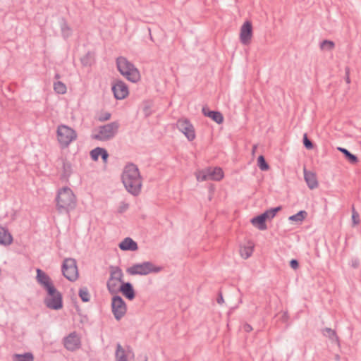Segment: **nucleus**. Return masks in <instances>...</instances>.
<instances>
[{
	"mask_svg": "<svg viewBox=\"0 0 361 361\" xmlns=\"http://www.w3.org/2000/svg\"><path fill=\"white\" fill-rule=\"evenodd\" d=\"M44 303L49 309L55 310L61 309L63 307L62 294L56 295L53 298H46Z\"/></svg>",
	"mask_w": 361,
	"mask_h": 361,
	"instance_id": "2eb2a0df",
	"label": "nucleus"
},
{
	"mask_svg": "<svg viewBox=\"0 0 361 361\" xmlns=\"http://www.w3.org/2000/svg\"><path fill=\"white\" fill-rule=\"evenodd\" d=\"M307 216V213L305 210H300L294 215L289 216L288 220L290 221L302 222Z\"/></svg>",
	"mask_w": 361,
	"mask_h": 361,
	"instance_id": "c756f323",
	"label": "nucleus"
},
{
	"mask_svg": "<svg viewBox=\"0 0 361 361\" xmlns=\"http://www.w3.org/2000/svg\"><path fill=\"white\" fill-rule=\"evenodd\" d=\"M176 128L188 139V141H193L196 137L195 129L191 121L187 118L178 119L176 123Z\"/></svg>",
	"mask_w": 361,
	"mask_h": 361,
	"instance_id": "1a4fd4ad",
	"label": "nucleus"
},
{
	"mask_svg": "<svg viewBox=\"0 0 361 361\" xmlns=\"http://www.w3.org/2000/svg\"><path fill=\"white\" fill-rule=\"evenodd\" d=\"M56 202V209L59 212L68 213L75 208L76 197L70 188L63 187L58 191Z\"/></svg>",
	"mask_w": 361,
	"mask_h": 361,
	"instance_id": "f03ea898",
	"label": "nucleus"
},
{
	"mask_svg": "<svg viewBox=\"0 0 361 361\" xmlns=\"http://www.w3.org/2000/svg\"><path fill=\"white\" fill-rule=\"evenodd\" d=\"M54 90L57 94H63L66 92L67 87L63 82L57 81L54 82Z\"/></svg>",
	"mask_w": 361,
	"mask_h": 361,
	"instance_id": "72a5a7b5",
	"label": "nucleus"
},
{
	"mask_svg": "<svg viewBox=\"0 0 361 361\" xmlns=\"http://www.w3.org/2000/svg\"><path fill=\"white\" fill-rule=\"evenodd\" d=\"M44 289L47 291V298H53V297H55V295H56L61 294L56 288V287L54 286V284L50 285V286H47V288H45Z\"/></svg>",
	"mask_w": 361,
	"mask_h": 361,
	"instance_id": "4c0bfd02",
	"label": "nucleus"
},
{
	"mask_svg": "<svg viewBox=\"0 0 361 361\" xmlns=\"http://www.w3.org/2000/svg\"><path fill=\"white\" fill-rule=\"evenodd\" d=\"M94 61V53L87 51L85 56L80 58V62L83 66H91Z\"/></svg>",
	"mask_w": 361,
	"mask_h": 361,
	"instance_id": "393cba45",
	"label": "nucleus"
},
{
	"mask_svg": "<svg viewBox=\"0 0 361 361\" xmlns=\"http://www.w3.org/2000/svg\"><path fill=\"white\" fill-rule=\"evenodd\" d=\"M13 235L7 228L0 226V245L8 246L12 244Z\"/></svg>",
	"mask_w": 361,
	"mask_h": 361,
	"instance_id": "6ab92c4d",
	"label": "nucleus"
},
{
	"mask_svg": "<svg viewBox=\"0 0 361 361\" xmlns=\"http://www.w3.org/2000/svg\"><path fill=\"white\" fill-rule=\"evenodd\" d=\"M118 247L123 251H136L138 250L137 243L130 237L124 238L118 244Z\"/></svg>",
	"mask_w": 361,
	"mask_h": 361,
	"instance_id": "a211bd4d",
	"label": "nucleus"
},
{
	"mask_svg": "<svg viewBox=\"0 0 361 361\" xmlns=\"http://www.w3.org/2000/svg\"><path fill=\"white\" fill-rule=\"evenodd\" d=\"M111 114L109 112L102 113L98 118V121L100 122H104L111 118Z\"/></svg>",
	"mask_w": 361,
	"mask_h": 361,
	"instance_id": "37998d69",
	"label": "nucleus"
},
{
	"mask_svg": "<svg viewBox=\"0 0 361 361\" xmlns=\"http://www.w3.org/2000/svg\"><path fill=\"white\" fill-rule=\"evenodd\" d=\"M116 66L120 73L128 80L137 82L140 79V74L135 65L126 57L119 56L116 59Z\"/></svg>",
	"mask_w": 361,
	"mask_h": 361,
	"instance_id": "7ed1b4c3",
	"label": "nucleus"
},
{
	"mask_svg": "<svg viewBox=\"0 0 361 361\" xmlns=\"http://www.w3.org/2000/svg\"><path fill=\"white\" fill-rule=\"evenodd\" d=\"M152 104L150 101H145L143 102L142 111L145 117H149L152 114Z\"/></svg>",
	"mask_w": 361,
	"mask_h": 361,
	"instance_id": "c9c22d12",
	"label": "nucleus"
},
{
	"mask_svg": "<svg viewBox=\"0 0 361 361\" xmlns=\"http://www.w3.org/2000/svg\"><path fill=\"white\" fill-rule=\"evenodd\" d=\"M345 71V82L348 84H350V68L348 67H346Z\"/></svg>",
	"mask_w": 361,
	"mask_h": 361,
	"instance_id": "09e8293b",
	"label": "nucleus"
},
{
	"mask_svg": "<svg viewBox=\"0 0 361 361\" xmlns=\"http://www.w3.org/2000/svg\"><path fill=\"white\" fill-rule=\"evenodd\" d=\"M119 291L129 300H133L135 297L134 288L130 282H122L119 287Z\"/></svg>",
	"mask_w": 361,
	"mask_h": 361,
	"instance_id": "dca6fc26",
	"label": "nucleus"
},
{
	"mask_svg": "<svg viewBox=\"0 0 361 361\" xmlns=\"http://www.w3.org/2000/svg\"><path fill=\"white\" fill-rule=\"evenodd\" d=\"M337 149L341 152L344 157L352 164H355L358 162V158L356 155L352 154L349 150L345 148L338 147Z\"/></svg>",
	"mask_w": 361,
	"mask_h": 361,
	"instance_id": "b1692460",
	"label": "nucleus"
},
{
	"mask_svg": "<svg viewBox=\"0 0 361 361\" xmlns=\"http://www.w3.org/2000/svg\"><path fill=\"white\" fill-rule=\"evenodd\" d=\"M266 221V216L262 214L255 216L250 219L252 225L260 231H265L267 229Z\"/></svg>",
	"mask_w": 361,
	"mask_h": 361,
	"instance_id": "412c9836",
	"label": "nucleus"
},
{
	"mask_svg": "<svg viewBox=\"0 0 361 361\" xmlns=\"http://www.w3.org/2000/svg\"><path fill=\"white\" fill-rule=\"evenodd\" d=\"M216 302L219 304H221L224 302V298L221 292H219L218 297L216 298Z\"/></svg>",
	"mask_w": 361,
	"mask_h": 361,
	"instance_id": "3c124183",
	"label": "nucleus"
},
{
	"mask_svg": "<svg viewBox=\"0 0 361 361\" xmlns=\"http://www.w3.org/2000/svg\"><path fill=\"white\" fill-rule=\"evenodd\" d=\"M78 295L84 302H89L90 300V294L87 287L80 288L78 291Z\"/></svg>",
	"mask_w": 361,
	"mask_h": 361,
	"instance_id": "7c9ffc66",
	"label": "nucleus"
},
{
	"mask_svg": "<svg viewBox=\"0 0 361 361\" xmlns=\"http://www.w3.org/2000/svg\"><path fill=\"white\" fill-rule=\"evenodd\" d=\"M289 264L290 267L294 270H296L299 268V262L295 259H292Z\"/></svg>",
	"mask_w": 361,
	"mask_h": 361,
	"instance_id": "de8ad7c7",
	"label": "nucleus"
},
{
	"mask_svg": "<svg viewBox=\"0 0 361 361\" xmlns=\"http://www.w3.org/2000/svg\"><path fill=\"white\" fill-rule=\"evenodd\" d=\"M202 113L204 116L210 118L217 124H221L224 122L223 114L220 111L210 110L207 106L202 107Z\"/></svg>",
	"mask_w": 361,
	"mask_h": 361,
	"instance_id": "4468645a",
	"label": "nucleus"
},
{
	"mask_svg": "<svg viewBox=\"0 0 361 361\" xmlns=\"http://www.w3.org/2000/svg\"><path fill=\"white\" fill-rule=\"evenodd\" d=\"M110 279H113L117 281L122 283L123 274L122 272L121 269L119 267L110 266Z\"/></svg>",
	"mask_w": 361,
	"mask_h": 361,
	"instance_id": "4be33fe9",
	"label": "nucleus"
},
{
	"mask_svg": "<svg viewBox=\"0 0 361 361\" xmlns=\"http://www.w3.org/2000/svg\"><path fill=\"white\" fill-rule=\"evenodd\" d=\"M36 280L37 283L43 288H45L47 286L54 284L51 278L44 271L40 269H37Z\"/></svg>",
	"mask_w": 361,
	"mask_h": 361,
	"instance_id": "f3484780",
	"label": "nucleus"
},
{
	"mask_svg": "<svg viewBox=\"0 0 361 361\" xmlns=\"http://www.w3.org/2000/svg\"><path fill=\"white\" fill-rule=\"evenodd\" d=\"M304 178L310 189H314L318 187V180L314 173L307 171L304 168Z\"/></svg>",
	"mask_w": 361,
	"mask_h": 361,
	"instance_id": "aec40b11",
	"label": "nucleus"
},
{
	"mask_svg": "<svg viewBox=\"0 0 361 361\" xmlns=\"http://www.w3.org/2000/svg\"><path fill=\"white\" fill-rule=\"evenodd\" d=\"M163 269L162 267L155 266L151 262L135 264L127 268L126 272L130 275H147L150 273H158Z\"/></svg>",
	"mask_w": 361,
	"mask_h": 361,
	"instance_id": "423d86ee",
	"label": "nucleus"
},
{
	"mask_svg": "<svg viewBox=\"0 0 361 361\" xmlns=\"http://www.w3.org/2000/svg\"><path fill=\"white\" fill-rule=\"evenodd\" d=\"M111 308L114 316H124L126 312V302L119 295H115L113 297Z\"/></svg>",
	"mask_w": 361,
	"mask_h": 361,
	"instance_id": "f8f14e48",
	"label": "nucleus"
},
{
	"mask_svg": "<svg viewBox=\"0 0 361 361\" xmlns=\"http://www.w3.org/2000/svg\"><path fill=\"white\" fill-rule=\"evenodd\" d=\"M63 345L68 350L75 351L80 347V339L75 332H73L63 338Z\"/></svg>",
	"mask_w": 361,
	"mask_h": 361,
	"instance_id": "ddd939ff",
	"label": "nucleus"
},
{
	"mask_svg": "<svg viewBox=\"0 0 361 361\" xmlns=\"http://www.w3.org/2000/svg\"><path fill=\"white\" fill-rule=\"evenodd\" d=\"M243 330L246 332H250L252 330V327L249 324H245L243 325Z\"/></svg>",
	"mask_w": 361,
	"mask_h": 361,
	"instance_id": "8fccbe9b",
	"label": "nucleus"
},
{
	"mask_svg": "<svg viewBox=\"0 0 361 361\" xmlns=\"http://www.w3.org/2000/svg\"><path fill=\"white\" fill-rule=\"evenodd\" d=\"M253 35V27L250 20H246L240 30V42L242 44L247 46L251 43Z\"/></svg>",
	"mask_w": 361,
	"mask_h": 361,
	"instance_id": "9d476101",
	"label": "nucleus"
},
{
	"mask_svg": "<svg viewBox=\"0 0 361 361\" xmlns=\"http://www.w3.org/2000/svg\"><path fill=\"white\" fill-rule=\"evenodd\" d=\"M129 207V204L122 202L118 207V212L122 214L125 212Z\"/></svg>",
	"mask_w": 361,
	"mask_h": 361,
	"instance_id": "c03bdc74",
	"label": "nucleus"
},
{
	"mask_svg": "<svg viewBox=\"0 0 361 361\" xmlns=\"http://www.w3.org/2000/svg\"><path fill=\"white\" fill-rule=\"evenodd\" d=\"M197 181L214 180L220 181L224 176V171L221 167H207L197 171L195 173Z\"/></svg>",
	"mask_w": 361,
	"mask_h": 361,
	"instance_id": "0eeeda50",
	"label": "nucleus"
},
{
	"mask_svg": "<svg viewBox=\"0 0 361 361\" xmlns=\"http://www.w3.org/2000/svg\"><path fill=\"white\" fill-rule=\"evenodd\" d=\"M257 166L261 171H267L269 169V165L263 155H259L257 158Z\"/></svg>",
	"mask_w": 361,
	"mask_h": 361,
	"instance_id": "2f4dec72",
	"label": "nucleus"
},
{
	"mask_svg": "<svg viewBox=\"0 0 361 361\" xmlns=\"http://www.w3.org/2000/svg\"><path fill=\"white\" fill-rule=\"evenodd\" d=\"M322 334L324 336L328 337L333 342H339V338L336 334V331L331 329V328L326 327L324 329H322Z\"/></svg>",
	"mask_w": 361,
	"mask_h": 361,
	"instance_id": "bb28decb",
	"label": "nucleus"
},
{
	"mask_svg": "<svg viewBox=\"0 0 361 361\" xmlns=\"http://www.w3.org/2000/svg\"><path fill=\"white\" fill-rule=\"evenodd\" d=\"M352 222L353 226L358 225L360 222V214L355 210L354 205L352 206Z\"/></svg>",
	"mask_w": 361,
	"mask_h": 361,
	"instance_id": "79ce46f5",
	"label": "nucleus"
},
{
	"mask_svg": "<svg viewBox=\"0 0 361 361\" xmlns=\"http://www.w3.org/2000/svg\"><path fill=\"white\" fill-rule=\"evenodd\" d=\"M116 361H128L126 352L120 343H117L115 353Z\"/></svg>",
	"mask_w": 361,
	"mask_h": 361,
	"instance_id": "a878e982",
	"label": "nucleus"
},
{
	"mask_svg": "<svg viewBox=\"0 0 361 361\" xmlns=\"http://www.w3.org/2000/svg\"><path fill=\"white\" fill-rule=\"evenodd\" d=\"M57 140L62 149L66 148L77 139V133L66 125H59L56 130Z\"/></svg>",
	"mask_w": 361,
	"mask_h": 361,
	"instance_id": "20e7f679",
	"label": "nucleus"
},
{
	"mask_svg": "<svg viewBox=\"0 0 361 361\" xmlns=\"http://www.w3.org/2000/svg\"><path fill=\"white\" fill-rule=\"evenodd\" d=\"M60 27H61L62 35L64 37H69L71 28L65 18H62L61 22L60 23Z\"/></svg>",
	"mask_w": 361,
	"mask_h": 361,
	"instance_id": "473e14b6",
	"label": "nucleus"
},
{
	"mask_svg": "<svg viewBox=\"0 0 361 361\" xmlns=\"http://www.w3.org/2000/svg\"><path fill=\"white\" fill-rule=\"evenodd\" d=\"M281 209H282V207L281 206H278V207H276L270 208V209L266 210L265 212H264L262 214L263 215L266 216L267 221V220H271V219H273L276 216V214L279 211H281Z\"/></svg>",
	"mask_w": 361,
	"mask_h": 361,
	"instance_id": "c85d7f7f",
	"label": "nucleus"
},
{
	"mask_svg": "<svg viewBox=\"0 0 361 361\" xmlns=\"http://www.w3.org/2000/svg\"><path fill=\"white\" fill-rule=\"evenodd\" d=\"M117 321H120L122 317H115Z\"/></svg>",
	"mask_w": 361,
	"mask_h": 361,
	"instance_id": "6e6d98bb",
	"label": "nucleus"
},
{
	"mask_svg": "<svg viewBox=\"0 0 361 361\" xmlns=\"http://www.w3.org/2000/svg\"><path fill=\"white\" fill-rule=\"evenodd\" d=\"M63 276L68 281H75L79 276L77 262L74 258H66L61 266Z\"/></svg>",
	"mask_w": 361,
	"mask_h": 361,
	"instance_id": "6e6552de",
	"label": "nucleus"
},
{
	"mask_svg": "<svg viewBox=\"0 0 361 361\" xmlns=\"http://www.w3.org/2000/svg\"><path fill=\"white\" fill-rule=\"evenodd\" d=\"M61 78V75L59 73H56L55 75H54V78L55 79H59Z\"/></svg>",
	"mask_w": 361,
	"mask_h": 361,
	"instance_id": "864d4df0",
	"label": "nucleus"
},
{
	"mask_svg": "<svg viewBox=\"0 0 361 361\" xmlns=\"http://www.w3.org/2000/svg\"><path fill=\"white\" fill-rule=\"evenodd\" d=\"M109 156V155L107 150L106 149L102 147V152H101L100 157H102V159L104 163L107 162Z\"/></svg>",
	"mask_w": 361,
	"mask_h": 361,
	"instance_id": "a18cd8bd",
	"label": "nucleus"
},
{
	"mask_svg": "<svg viewBox=\"0 0 361 361\" xmlns=\"http://www.w3.org/2000/svg\"><path fill=\"white\" fill-rule=\"evenodd\" d=\"M114 97L116 99H123L128 97L129 92L127 85L122 80H117L111 87Z\"/></svg>",
	"mask_w": 361,
	"mask_h": 361,
	"instance_id": "9b49d317",
	"label": "nucleus"
},
{
	"mask_svg": "<svg viewBox=\"0 0 361 361\" xmlns=\"http://www.w3.org/2000/svg\"><path fill=\"white\" fill-rule=\"evenodd\" d=\"M63 172L61 175V180H67L72 173V165L66 159H61Z\"/></svg>",
	"mask_w": 361,
	"mask_h": 361,
	"instance_id": "5701e85b",
	"label": "nucleus"
},
{
	"mask_svg": "<svg viewBox=\"0 0 361 361\" xmlns=\"http://www.w3.org/2000/svg\"><path fill=\"white\" fill-rule=\"evenodd\" d=\"M119 282L113 279H109L106 286L109 291L111 293H116L119 291V288L118 287V283Z\"/></svg>",
	"mask_w": 361,
	"mask_h": 361,
	"instance_id": "f704fd0d",
	"label": "nucleus"
},
{
	"mask_svg": "<svg viewBox=\"0 0 361 361\" xmlns=\"http://www.w3.org/2000/svg\"><path fill=\"white\" fill-rule=\"evenodd\" d=\"M302 142H303L304 147L307 149L310 150L314 147V145L313 142L308 137L307 133H305L303 135Z\"/></svg>",
	"mask_w": 361,
	"mask_h": 361,
	"instance_id": "ea45409f",
	"label": "nucleus"
},
{
	"mask_svg": "<svg viewBox=\"0 0 361 361\" xmlns=\"http://www.w3.org/2000/svg\"><path fill=\"white\" fill-rule=\"evenodd\" d=\"M252 252L253 247L251 246H245L243 247H241L240 250V255L244 259L249 258L252 255Z\"/></svg>",
	"mask_w": 361,
	"mask_h": 361,
	"instance_id": "e433bc0d",
	"label": "nucleus"
},
{
	"mask_svg": "<svg viewBox=\"0 0 361 361\" xmlns=\"http://www.w3.org/2000/svg\"><path fill=\"white\" fill-rule=\"evenodd\" d=\"M147 360H148V357L147 355H145L143 361H147Z\"/></svg>",
	"mask_w": 361,
	"mask_h": 361,
	"instance_id": "5fc2aeb1",
	"label": "nucleus"
},
{
	"mask_svg": "<svg viewBox=\"0 0 361 361\" xmlns=\"http://www.w3.org/2000/svg\"><path fill=\"white\" fill-rule=\"evenodd\" d=\"M121 181L126 190L133 196H138L142 190V178L139 169L133 163H128L123 168Z\"/></svg>",
	"mask_w": 361,
	"mask_h": 361,
	"instance_id": "f257e3e1",
	"label": "nucleus"
},
{
	"mask_svg": "<svg viewBox=\"0 0 361 361\" xmlns=\"http://www.w3.org/2000/svg\"><path fill=\"white\" fill-rule=\"evenodd\" d=\"M34 356L32 353H25L23 354H14L13 361H33Z\"/></svg>",
	"mask_w": 361,
	"mask_h": 361,
	"instance_id": "cd10ccee",
	"label": "nucleus"
},
{
	"mask_svg": "<svg viewBox=\"0 0 361 361\" xmlns=\"http://www.w3.org/2000/svg\"><path fill=\"white\" fill-rule=\"evenodd\" d=\"M335 47V43L329 39H324L320 43V48L322 49H326L331 51Z\"/></svg>",
	"mask_w": 361,
	"mask_h": 361,
	"instance_id": "58836bf2",
	"label": "nucleus"
},
{
	"mask_svg": "<svg viewBox=\"0 0 361 361\" xmlns=\"http://www.w3.org/2000/svg\"><path fill=\"white\" fill-rule=\"evenodd\" d=\"M101 152H102V147H97L93 149L92 150H91L90 152L91 159L94 161H98L99 157L101 155Z\"/></svg>",
	"mask_w": 361,
	"mask_h": 361,
	"instance_id": "a19ab883",
	"label": "nucleus"
},
{
	"mask_svg": "<svg viewBox=\"0 0 361 361\" xmlns=\"http://www.w3.org/2000/svg\"><path fill=\"white\" fill-rule=\"evenodd\" d=\"M360 259L357 258H354L351 259L350 265L353 269H357L360 267Z\"/></svg>",
	"mask_w": 361,
	"mask_h": 361,
	"instance_id": "49530a36",
	"label": "nucleus"
},
{
	"mask_svg": "<svg viewBox=\"0 0 361 361\" xmlns=\"http://www.w3.org/2000/svg\"><path fill=\"white\" fill-rule=\"evenodd\" d=\"M119 127L120 123L118 121H114L102 126L99 128L98 133L92 135V137L99 141L109 140L117 134Z\"/></svg>",
	"mask_w": 361,
	"mask_h": 361,
	"instance_id": "39448f33",
	"label": "nucleus"
},
{
	"mask_svg": "<svg viewBox=\"0 0 361 361\" xmlns=\"http://www.w3.org/2000/svg\"><path fill=\"white\" fill-rule=\"evenodd\" d=\"M147 30H148L149 35V37H150L151 40H153V39H152V35H151V29H150L149 27H148V29H147Z\"/></svg>",
	"mask_w": 361,
	"mask_h": 361,
	"instance_id": "603ef678",
	"label": "nucleus"
}]
</instances>
